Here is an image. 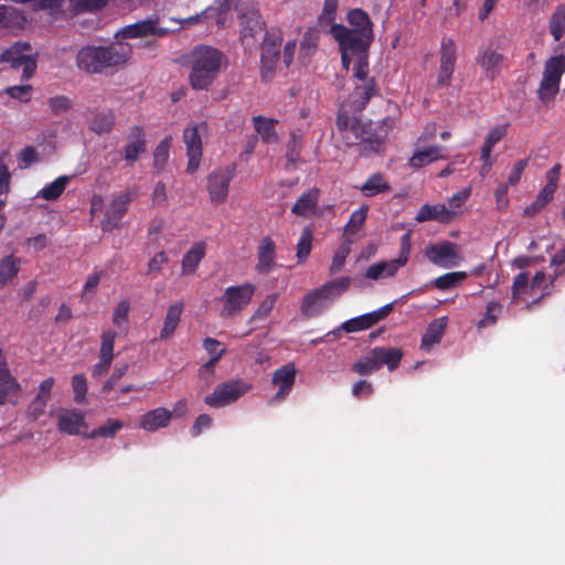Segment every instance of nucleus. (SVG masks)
<instances>
[{
	"label": "nucleus",
	"mask_w": 565,
	"mask_h": 565,
	"mask_svg": "<svg viewBox=\"0 0 565 565\" xmlns=\"http://www.w3.org/2000/svg\"><path fill=\"white\" fill-rule=\"evenodd\" d=\"M505 62L507 57L498 51V45L494 41H489L487 45L480 47L476 57L477 65L482 70L484 77L491 82L505 67Z\"/></svg>",
	"instance_id": "obj_13"
},
{
	"label": "nucleus",
	"mask_w": 565,
	"mask_h": 565,
	"mask_svg": "<svg viewBox=\"0 0 565 565\" xmlns=\"http://www.w3.org/2000/svg\"><path fill=\"white\" fill-rule=\"evenodd\" d=\"M254 292L255 286L249 282L227 287L222 296L220 316L227 319L243 311L249 305Z\"/></svg>",
	"instance_id": "obj_9"
},
{
	"label": "nucleus",
	"mask_w": 565,
	"mask_h": 565,
	"mask_svg": "<svg viewBox=\"0 0 565 565\" xmlns=\"http://www.w3.org/2000/svg\"><path fill=\"white\" fill-rule=\"evenodd\" d=\"M225 61V55L209 45H199L193 49L190 56L191 73L190 84L194 89H207L218 73Z\"/></svg>",
	"instance_id": "obj_3"
},
{
	"label": "nucleus",
	"mask_w": 565,
	"mask_h": 565,
	"mask_svg": "<svg viewBox=\"0 0 565 565\" xmlns=\"http://www.w3.org/2000/svg\"><path fill=\"white\" fill-rule=\"evenodd\" d=\"M172 419V412L164 408L158 407L156 409L149 411L145 413L139 422V428L154 433L160 428H166L169 426Z\"/></svg>",
	"instance_id": "obj_21"
},
{
	"label": "nucleus",
	"mask_w": 565,
	"mask_h": 565,
	"mask_svg": "<svg viewBox=\"0 0 565 565\" xmlns=\"http://www.w3.org/2000/svg\"><path fill=\"white\" fill-rule=\"evenodd\" d=\"M393 308L394 303L391 302L372 312H367L359 317L349 319L344 321L341 324V327L326 334V337H329L330 334L338 335L340 331L353 333L367 330L375 326L377 322L384 320L393 311Z\"/></svg>",
	"instance_id": "obj_14"
},
{
	"label": "nucleus",
	"mask_w": 565,
	"mask_h": 565,
	"mask_svg": "<svg viewBox=\"0 0 565 565\" xmlns=\"http://www.w3.org/2000/svg\"><path fill=\"white\" fill-rule=\"evenodd\" d=\"M318 33L315 30H309L305 33L301 42H300V50L299 53L301 56H310L318 45Z\"/></svg>",
	"instance_id": "obj_53"
},
{
	"label": "nucleus",
	"mask_w": 565,
	"mask_h": 565,
	"mask_svg": "<svg viewBox=\"0 0 565 565\" xmlns=\"http://www.w3.org/2000/svg\"><path fill=\"white\" fill-rule=\"evenodd\" d=\"M456 245L451 242H443L440 244L430 245L426 255L429 260L436 265H444V262L456 257Z\"/></svg>",
	"instance_id": "obj_38"
},
{
	"label": "nucleus",
	"mask_w": 565,
	"mask_h": 565,
	"mask_svg": "<svg viewBox=\"0 0 565 565\" xmlns=\"http://www.w3.org/2000/svg\"><path fill=\"white\" fill-rule=\"evenodd\" d=\"M312 231L309 227H305L297 244V258L299 263L305 262L309 256L312 248Z\"/></svg>",
	"instance_id": "obj_48"
},
{
	"label": "nucleus",
	"mask_w": 565,
	"mask_h": 565,
	"mask_svg": "<svg viewBox=\"0 0 565 565\" xmlns=\"http://www.w3.org/2000/svg\"><path fill=\"white\" fill-rule=\"evenodd\" d=\"M347 20L352 26V31H356L373 36V23L369 14L362 9H352L348 12Z\"/></svg>",
	"instance_id": "obj_37"
},
{
	"label": "nucleus",
	"mask_w": 565,
	"mask_h": 565,
	"mask_svg": "<svg viewBox=\"0 0 565 565\" xmlns=\"http://www.w3.org/2000/svg\"><path fill=\"white\" fill-rule=\"evenodd\" d=\"M367 211V205H364L361 209L354 211L351 214L348 224L345 225V232L350 234H354L355 232H358L366 220Z\"/></svg>",
	"instance_id": "obj_54"
},
{
	"label": "nucleus",
	"mask_w": 565,
	"mask_h": 565,
	"mask_svg": "<svg viewBox=\"0 0 565 565\" xmlns=\"http://www.w3.org/2000/svg\"><path fill=\"white\" fill-rule=\"evenodd\" d=\"M184 309L183 301H178L168 307L167 315L160 331V339L167 340L171 338L179 326Z\"/></svg>",
	"instance_id": "obj_32"
},
{
	"label": "nucleus",
	"mask_w": 565,
	"mask_h": 565,
	"mask_svg": "<svg viewBox=\"0 0 565 565\" xmlns=\"http://www.w3.org/2000/svg\"><path fill=\"white\" fill-rule=\"evenodd\" d=\"M548 28L555 41L563 38L565 34V3L556 7L551 15Z\"/></svg>",
	"instance_id": "obj_40"
},
{
	"label": "nucleus",
	"mask_w": 565,
	"mask_h": 565,
	"mask_svg": "<svg viewBox=\"0 0 565 565\" xmlns=\"http://www.w3.org/2000/svg\"><path fill=\"white\" fill-rule=\"evenodd\" d=\"M508 127L509 124H504L494 126L490 129L480 150V152H483L484 157L488 158V156L491 154L493 147L507 136Z\"/></svg>",
	"instance_id": "obj_41"
},
{
	"label": "nucleus",
	"mask_w": 565,
	"mask_h": 565,
	"mask_svg": "<svg viewBox=\"0 0 565 565\" xmlns=\"http://www.w3.org/2000/svg\"><path fill=\"white\" fill-rule=\"evenodd\" d=\"M212 425V418L207 414H201L194 420L191 427V435L193 437H198L202 434V431L206 428H210Z\"/></svg>",
	"instance_id": "obj_64"
},
{
	"label": "nucleus",
	"mask_w": 565,
	"mask_h": 565,
	"mask_svg": "<svg viewBox=\"0 0 565 565\" xmlns=\"http://www.w3.org/2000/svg\"><path fill=\"white\" fill-rule=\"evenodd\" d=\"M380 369L386 365L390 371L398 367L403 358V351L398 348L376 347L373 349Z\"/></svg>",
	"instance_id": "obj_34"
},
{
	"label": "nucleus",
	"mask_w": 565,
	"mask_h": 565,
	"mask_svg": "<svg viewBox=\"0 0 565 565\" xmlns=\"http://www.w3.org/2000/svg\"><path fill=\"white\" fill-rule=\"evenodd\" d=\"M21 386L12 374L0 377V406L3 405L11 395H18Z\"/></svg>",
	"instance_id": "obj_47"
},
{
	"label": "nucleus",
	"mask_w": 565,
	"mask_h": 565,
	"mask_svg": "<svg viewBox=\"0 0 565 565\" xmlns=\"http://www.w3.org/2000/svg\"><path fill=\"white\" fill-rule=\"evenodd\" d=\"M354 73L353 76L356 79H360L362 82L369 81V60L367 54H362L361 56H358L356 64L354 66Z\"/></svg>",
	"instance_id": "obj_62"
},
{
	"label": "nucleus",
	"mask_w": 565,
	"mask_h": 565,
	"mask_svg": "<svg viewBox=\"0 0 565 565\" xmlns=\"http://www.w3.org/2000/svg\"><path fill=\"white\" fill-rule=\"evenodd\" d=\"M130 54V46L124 43L109 46H85L76 55V65L88 74H98L105 68L126 63Z\"/></svg>",
	"instance_id": "obj_2"
},
{
	"label": "nucleus",
	"mask_w": 565,
	"mask_h": 565,
	"mask_svg": "<svg viewBox=\"0 0 565 565\" xmlns=\"http://www.w3.org/2000/svg\"><path fill=\"white\" fill-rule=\"evenodd\" d=\"M280 49L276 44H265L262 46V75L264 78L271 77L276 70V64L279 60Z\"/></svg>",
	"instance_id": "obj_36"
},
{
	"label": "nucleus",
	"mask_w": 565,
	"mask_h": 565,
	"mask_svg": "<svg viewBox=\"0 0 565 565\" xmlns=\"http://www.w3.org/2000/svg\"><path fill=\"white\" fill-rule=\"evenodd\" d=\"M20 259L13 255L6 256L0 262V287L12 280L19 273Z\"/></svg>",
	"instance_id": "obj_43"
},
{
	"label": "nucleus",
	"mask_w": 565,
	"mask_h": 565,
	"mask_svg": "<svg viewBox=\"0 0 565 565\" xmlns=\"http://www.w3.org/2000/svg\"><path fill=\"white\" fill-rule=\"evenodd\" d=\"M235 177V166L215 169L206 178V190L213 204H221L227 200L230 184Z\"/></svg>",
	"instance_id": "obj_12"
},
{
	"label": "nucleus",
	"mask_w": 565,
	"mask_h": 565,
	"mask_svg": "<svg viewBox=\"0 0 565 565\" xmlns=\"http://www.w3.org/2000/svg\"><path fill=\"white\" fill-rule=\"evenodd\" d=\"M278 294H270L267 295L266 298L262 301V303L258 306L254 315L249 319V323L253 324L259 320L266 319L271 310L274 309V306L277 301Z\"/></svg>",
	"instance_id": "obj_49"
},
{
	"label": "nucleus",
	"mask_w": 565,
	"mask_h": 565,
	"mask_svg": "<svg viewBox=\"0 0 565 565\" xmlns=\"http://www.w3.org/2000/svg\"><path fill=\"white\" fill-rule=\"evenodd\" d=\"M169 33L167 28L158 25V19H147L134 24L126 25L120 35L122 39H137L148 35L164 36Z\"/></svg>",
	"instance_id": "obj_19"
},
{
	"label": "nucleus",
	"mask_w": 565,
	"mask_h": 565,
	"mask_svg": "<svg viewBox=\"0 0 565 565\" xmlns=\"http://www.w3.org/2000/svg\"><path fill=\"white\" fill-rule=\"evenodd\" d=\"M134 198L130 191H125L111 201L102 221V230L104 232H110L120 227V222Z\"/></svg>",
	"instance_id": "obj_17"
},
{
	"label": "nucleus",
	"mask_w": 565,
	"mask_h": 565,
	"mask_svg": "<svg viewBox=\"0 0 565 565\" xmlns=\"http://www.w3.org/2000/svg\"><path fill=\"white\" fill-rule=\"evenodd\" d=\"M250 385L242 380H231L218 384L214 391L204 397V403L214 408H221L236 402L245 395Z\"/></svg>",
	"instance_id": "obj_10"
},
{
	"label": "nucleus",
	"mask_w": 565,
	"mask_h": 565,
	"mask_svg": "<svg viewBox=\"0 0 565 565\" xmlns=\"http://www.w3.org/2000/svg\"><path fill=\"white\" fill-rule=\"evenodd\" d=\"M276 244L270 237H264L258 246L256 269L260 274H268L275 266Z\"/></svg>",
	"instance_id": "obj_25"
},
{
	"label": "nucleus",
	"mask_w": 565,
	"mask_h": 565,
	"mask_svg": "<svg viewBox=\"0 0 565 565\" xmlns=\"http://www.w3.org/2000/svg\"><path fill=\"white\" fill-rule=\"evenodd\" d=\"M146 151V135L141 126H134L128 135V141L124 148V159L130 163L138 160Z\"/></svg>",
	"instance_id": "obj_22"
},
{
	"label": "nucleus",
	"mask_w": 565,
	"mask_h": 565,
	"mask_svg": "<svg viewBox=\"0 0 565 565\" xmlns=\"http://www.w3.org/2000/svg\"><path fill=\"white\" fill-rule=\"evenodd\" d=\"M350 284V277H341L327 281L319 288L309 291L302 299V313L309 317L317 316L321 310V307L317 308V305H319L321 300L334 299L339 297L349 289Z\"/></svg>",
	"instance_id": "obj_6"
},
{
	"label": "nucleus",
	"mask_w": 565,
	"mask_h": 565,
	"mask_svg": "<svg viewBox=\"0 0 565 565\" xmlns=\"http://www.w3.org/2000/svg\"><path fill=\"white\" fill-rule=\"evenodd\" d=\"M46 399L42 397H34L26 409V416L30 420H38L41 416L45 414L46 406H47Z\"/></svg>",
	"instance_id": "obj_58"
},
{
	"label": "nucleus",
	"mask_w": 565,
	"mask_h": 565,
	"mask_svg": "<svg viewBox=\"0 0 565 565\" xmlns=\"http://www.w3.org/2000/svg\"><path fill=\"white\" fill-rule=\"evenodd\" d=\"M205 247L204 242H198L184 254L181 262L182 274H193L196 270L199 264L205 256Z\"/></svg>",
	"instance_id": "obj_35"
},
{
	"label": "nucleus",
	"mask_w": 565,
	"mask_h": 565,
	"mask_svg": "<svg viewBox=\"0 0 565 565\" xmlns=\"http://www.w3.org/2000/svg\"><path fill=\"white\" fill-rule=\"evenodd\" d=\"M350 284V277H341L327 281L319 288L309 291L302 299V313L309 317L317 316L321 310V307L317 308V305H319L321 300L334 299L339 297L349 289Z\"/></svg>",
	"instance_id": "obj_4"
},
{
	"label": "nucleus",
	"mask_w": 565,
	"mask_h": 565,
	"mask_svg": "<svg viewBox=\"0 0 565 565\" xmlns=\"http://www.w3.org/2000/svg\"><path fill=\"white\" fill-rule=\"evenodd\" d=\"M107 0H74L73 9L77 13L96 12L104 9Z\"/></svg>",
	"instance_id": "obj_57"
},
{
	"label": "nucleus",
	"mask_w": 565,
	"mask_h": 565,
	"mask_svg": "<svg viewBox=\"0 0 565 565\" xmlns=\"http://www.w3.org/2000/svg\"><path fill=\"white\" fill-rule=\"evenodd\" d=\"M87 119L90 130L97 135L110 132L115 126V114L110 109L90 110Z\"/></svg>",
	"instance_id": "obj_27"
},
{
	"label": "nucleus",
	"mask_w": 565,
	"mask_h": 565,
	"mask_svg": "<svg viewBox=\"0 0 565 565\" xmlns=\"http://www.w3.org/2000/svg\"><path fill=\"white\" fill-rule=\"evenodd\" d=\"M501 311V305L498 302H489L487 306V313L483 319L478 322L479 328H484L487 326L495 323L498 319V313Z\"/></svg>",
	"instance_id": "obj_60"
},
{
	"label": "nucleus",
	"mask_w": 565,
	"mask_h": 565,
	"mask_svg": "<svg viewBox=\"0 0 565 565\" xmlns=\"http://www.w3.org/2000/svg\"><path fill=\"white\" fill-rule=\"evenodd\" d=\"M565 73V55L559 54L550 57L544 65L543 78L537 90L539 98L543 103L554 99L559 90V83Z\"/></svg>",
	"instance_id": "obj_7"
},
{
	"label": "nucleus",
	"mask_w": 565,
	"mask_h": 565,
	"mask_svg": "<svg viewBox=\"0 0 565 565\" xmlns=\"http://www.w3.org/2000/svg\"><path fill=\"white\" fill-rule=\"evenodd\" d=\"M39 160L38 152L34 147H24L19 154V167L21 169L29 168L32 163Z\"/></svg>",
	"instance_id": "obj_61"
},
{
	"label": "nucleus",
	"mask_w": 565,
	"mask_h": 565,
	"mask_svg": "<svg viewBox=\"0 0 565 565\" xmlns=\"http://www.w3.org/2000/svg\"><path fill=\"white\" fill-rule=\"evenodd\" d=\"M31 85L10 86L6 89L7 94L21 102H28L31 97Z\"/></svg>",
	"instance_id": "obj_63"
},
{
	"label": "nucleus",
	"mask_w": 565,
	"mask_h": 565,
	"mask_svg": "<svg viewBox=\"0 0 565 565\" xmlns=\"http://www.w3.org/2000/svg\"><path fill=\"white\" fill-rule=\"evenodd\" d=\"M448 326V318L447 317H440L437 319H434L427 327L426 332L424 333L420 347L422 349L428 350L434 344H437L441 341L446 328Z\"/></svg>",
	"instance_id": "obj_30"
},
{
	"label": "nucleus",
	"mask_w": 565,
	"mask_h": 565,
	"mask_svg": "<svg viewBox=\"0 0 565 565\" xmlns=\"http://www.w3.org/2000/svg\"><path fill=\"white\" fill-rule=\"evenodd\" d=\"M350 284V277H341L327 281L319 288L309 291L302 299V313L309 317L317 316L321 310V307L317 308V305H319L321 300L334 299L339 297L349 289Z\"/></svg>",
	"instance_id": "obj_5"
},
{
	"label": "nucleus",
	"mask_w": 565,
	"mask_h": 565,
	"mask_svg": "<svg viewBox=\"0 0 565 565\" xmlns=\"http://www.w3.org/2000/svg\"><path fill=\"white\" fill-rule=\"evenodd\" d=\"M117 332L105 330L100 335L99 361L94 365L93 375L100 376L108 372L114 360V345Z\"/></svg>",
	"instance_id": "obj_18"
},
{
	"label": "nucleus",
	"mask_w": 565,
	"mask_h": 565,
	"mask_svg": "<svg viewBox=\"0 0 565 565\" xmlns=\"http://www.w3.org/2000/svg\"><path fill=\"white\" fill-rule=\"evenodd\" d=\"M253 122L256 132L259 135L264 143H278L279 137L275 129V126L278 124L277 119H270L258 115L253 117Z\"/></svg>",
	"instance_id": "obj_31"
},
{
	"label": "nucleus",
	"mask_w": 565,
	"mask_h": 565,
	"mask_svg": "<svg viewBox=\"0 0 565 565\" xmlns=\"http://www.w3.org/2000/svg\"><path fill=\"white\" fill-rule=\"evenodd\" d=\"M242 39H255V36L265 30V21L258 10H250L241 15Z\"/></svg>",
	"instance_id": "obj_26"
},
{
	"label": "nucleus",
	"mask_w": 565,
	"mask_h": 565,
	"mask_svg": "<svg viewBox=\"0 0 565 565\" xmlns=\"http://www.w3.org/2000/svg\"><path fill=\"white\" fill-rule=\"evenodd\" d=\"M364 196H374L377 194L388 193L392 188L380 172L371 174L360 188Z\"/></svg>",
	"instance_id": "obj_39"
},
{
	"label": "nucleus",
	"mask_w": 565,
	"mask_h": 565,
	"mask_svg": "<svg viewBox=\"0 0 565 565\" xmlns=\"http://www.w3.org/2000/svg\"><path fill=\"white\" fill-rule=\"evenodd\" d=\"M467 274L465 271H451L437 277L434 280V286L439 290H449L458 286L465 280Z\"/></svg>",
	"instance_id": "obj_45"
},
{
	"label": "nucleus",
	"mask_w": 565,
	"mask_h": 565,
	"mask_svg": "<svg viewBox=\"0 0 565 565\" xmlns=\"http://www.w3.org/2000/svg\"><path fill=\"white\" fill-rule=\"evenodd\" d=\"M70 179L66 175H61L57 179H55L50 184L45 185L38 194V196L46 200V201H54L61 196V194L64 192L66 184L68 183Z\"/></svg>",
	"instance_id": "obj_42"
},
{
	"label": "nucleus",
	"mask_w": 565,
	"mask_h": 565,
	"mask_svg": "<svg viewBox=\"0 0 565 565\" xmlns=\"http://www.w3.org/2000/svg\"><path fill=\"white\" fill-rule=\"evenodd\" d=\"M440 65L437 76V86L447 87L451 83L457 62V47L452 39L444 38L440 43Z\"/></svg>",
	"instance_id": "obj_16"
},
{
	"label": "nucleus",
	"mask_w": 565,
	"mask_h": 565,
	"mask_svg": "<svg viewBox=\"0 0 565 565\" xmlns=\"http://www.w3.org/2000/svg\"><path fill=\"white\" fill-rule=\"evenodd\" d=\"M335 129L345 147H356L362 157H370L384 152L386 131L381 126L363 122L355 116H350L341 107L335 118Z\"/></svg>",
	"instance_id": "obj_1"
},
{
	"label": "nucleus",
	"mask_w": 565,
	"mask_h": 565,
	"mask_svg": "<svg viewBox=\"0 0 565 565\" xmlns=\"http://www.w3.org/2000/svg\"><path fill=\"white\" fill-rule=\"evenodd\" d=\"M124 427V423L119 419H108L106 424L92 430L88 438L105 437L113 438Z\"/></svg>",
	"instance_id": "obj_46"
},
{
	"label": "nucleus",
	"mask_w": 565,
	"mask_h": 565,
	"mask_svg": "<svg viewBox=\"0 0 565 565\" xmlns=\"http://www.w3.org/2000/svg\"><path fill=\"white\" fill-rule=\"evenodd\" d=\"M296 379V370L292 364L284 365L277 369L273 375V383L279 386L273 401L284 399L290 392Z\"/></svg>",
	"instance_id": "obj_24"
},
{
	"label": "nucleus",
	"mask_w": 565,
	"mask_h": 565,
	"mask_svg": "<svg viewBox=\"0 0 565 565\" xmlns=\"http://www.w3.org/2000/svg\"><path fill=\"white\" fill-rule=\"evenodd\" d=\"M130 310V303L128 300H120L113 312V323L117 328H120L128 320V313Z\"/></svg>",
	"instance_id": "obj_59"
},
{
	"label": "nucleus",
	"mask_w": 565,
	"mask_h": 565,
	"mask_svg": "<svg viewBox=\"0 0 565 565\" xmlns=\"http://www.w3.org/2000/svg\"><path fill=\"white\" fill-rule=\"evenodd\" d=\"M72 388L74 392V401L77 404L84 403L87 394V381L84 374L78 373L73 375Z\"/></svg>",
	"instance_id": "obj_51"
},
{
	"label": "nucleus",
	"mask_w": 565,
	"mask_h": 565,
	"mask_svg": "<svg viewBox=\"0 0 565 565\" xmlns=\"http://www.w3.org/2000/svg\"><path fill=\"white\" fill-rule=\"evenodd\" d=\"M85 426V416L76 409L62 408L57 414V428L60 431L74 436Z\"/></svg>",
	"instance_id": "obj_23"
},
{
	"label": "nucleus",
	"mask_w": 565,
	"mask_h": 565,
	"mask_svg": "<svg viewBox=\"0 0 565 565\" xmlns=\"http://www.w3.org/2000/svg\"><path fill=\"white\" fill-rule=\"evenodd\" d=\"M457 216L455 210H448L445 204H424L415 216L417 223L436 221L440 224H448Z\"/></svg>",
	"instance_id": "obj_20"
},
{
	"label": "nucleus",
	"mask_w": 565,
	"mask_h": 565,
	"mask_svg": "<svg viewBox=\"0 0 565 565\" xmlns=\"http://www.w3.org/2000/svg\"><path fill=\"white\" fill-rule=\"evenodd\" d=\"M443 150L444 148L439 145H433L423 149L417 148L409 158L408 166L411 168L419 169L434 161L444 159L441 153Z\"/></svg>",
	"instance_id": "obj_28"
},
{
	"label": "nucleus",
	"mask_w": 565,
	"mask_h": 565,
	"mask_svg": "<svg viewBox=\"0 0 565 565\" xmlns=\"http://www.w3.org/2000/svg\"><path fill=\"white\" fill-rule=\"evenodd\" d=\"M47 105L52 114L61 115L73 107V102L67 96L57 95L49 98Z\"/></svg>",
	"instance_id": "obj_56"
},
{
	"label": "nucleus",
	"mask_w": 565,
	"mask_h": 565,
	"mask_svg": "<svg viewBox=\"0 0 565 565\" xmlns=\"http://www.w3.org/2000/svg\"><path fill=\"white\" fill-rule=\"evenodd\" d=\"M302 139L300 136L296 134V131L290 132V140L287 143L286 159L288 163L296 166L300 158Z\"/></svg>",
	"instance_id": "obj_50"
},
{
	"label": "nucleus",
	"mask_w": 565,
	"mask_h": 565,
	"mask_svg": "<svg viewBox=\"0 0 565 565\" xmlns=\"http://www.w3.org/2000/svg\"><path fill=\"white\" fill-rule=\"evenodd\" d=\"M31 44L18 41L0 54V63H10L12 68L23 67V78H30L36 70V60L30 53Z\"/></svg>",
	"instance_id": "obj_11"
},
{
	"label": "nucleus",
	"mask_w": 565,
	"mask_h": 565,
	"mask_svg": "<svg viewBox=\"0 0 565 565\" xmlns=\"http://www.w3.org/2000/svg\"><path fill=\"white\" fill-rule=\"evenodd\" d=\"M380 370L373 349L352 364L351 371L359 375H369Z\"/></svg>",
	"instance_id": "obj_44"
},
{
	"label": "nucleus",
	"mask_w": 565,
	"mask_h": 565,
	"mask_svg": "<svg viewBox=\"0 0 565 565\" xmlns=\"http://www.w3.org/2000/svg\"><path fill=\"white\" fill-rule=\"evenodd\" d=\"M350 252L351 247L349 242H344L338 247L333 255L332 263L330 266L331 274H337L341 270Z\"/></svg>",
	"instance_id": "obj_52"
},
{
	"label": "nucleus",
	"mask_w": 565,
	"mask_h": 565,
	"mask_svg": "<svg viewBox=\"0 0 565 565\" xmlns=\"http://www.w3.org/2000/svg\"><path fill=\"white\" fill-rule=\"evenodd\" d=\"M206 124L202 122L201 125H190L183 130V142L185 143L186 154H188V167L186 171L189 173H194L201 163L202 158V139H201V129H205Z\"/></svg>",
	"instance_id": "obj_15"
},
{
	"label": "nucleus",
	"mask_w": 565,
	"mask_h": 565,
	"mask_svg": "<svg viewBox=\"0 0 565 565\" xmlns=\"http://www.w3.org/2000/svg\"><path fill=\"white\" fill-rule=\"evenodd\" d=\"M319 201V190L311 189L306 193H302L294 206L291 213L302 217H309L316 214V210Z\"/></svg>",
	"instance_id": "obj_29"
},
{
	"label": "nucleus",
	"mask_w": 565,
	"mask_h": 565,
	"mask_svg": "<svg viewBox=\"0 0 565 565\" xmlns=\"http://www.w3.org/2000/svg\"><path fill=\"white\" fill-rule=\"evenodd\" d=\"M377 94L375 79L371 78L361 85H356L351 95L355 109L363 110L370 99Z\"/></svg>",
	"instance_id": "obj_33"
},
{
	"label": "nucleus",
	"mask_w": 565,
	"mask_h": 565,
	"mask_svg": "<svg viewBox=\"0 0 565 565\" xmlns=\"http://www.w3.org/2000/svg\"><path fill=\"white\" fill-rule=\"evenodd\" d=\"M171 143V137L164 138L157 147L153 153V166L158 169H162L169 159V149Z\"/></svg>",
	"instance_id": "obj_55"
},
{
	"label": "nucleus",
	"mask_w": 565,
	"mask_h": 565,
	"mask_svg": "<svg viewBox=\"0 0 565 565\" xmlns=\"http://www.w3.org/2000/svg\"><path fill=\"white\" fill-rule=\"evenodd\" d=\"M331 35L339 43L340 51H347L351 55L361 56L367 54L373 36L352 31L343 24H332Z\"/></svg>",
	"instance_id": "obj_8"
}]
</instances>
